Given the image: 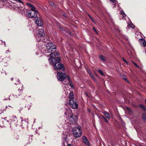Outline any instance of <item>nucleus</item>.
Here are the masks:
<instances>
[{
	"label": "nucleus",
	"instance_id": "nucleus-1",
	"mask_svg": "<svg viewBox=\"0 0 146 146\" xmlns=\"http://www.w3.org/2000/svg\"><path fill=\"white\" fill-rule=\"evenodd\" d=\"M46 48L45 49H40L42 47L39 46V49L41 52L43 53H50L49 55L50 58L48 59L50 63L53 65V66L55 70H64V68L63 64L60 63V57H56L58 56L59 53L57 51L56 52V46L53 43L50 42L46 44Z\"/></svg>",
	"mask_w": 146,
	"mask_h": 146
},
{
	"label": "nucleus",
	"instance_id": "nucleus-2",
	"mask_svg": "<svg viewBox=\"0 0 146 146\" xmlns=\"http://www.w3.org/2000/svg\"><path fill=\"white\" fill-rule=\"evenodd\" d=\"M64 114L66 116L67 121H69V123L73 124L76 122L77 120L76 116L72 113L71 110L69 108L67 109Z\"/></svg>",
	"mask_w": 146,
	"mask_h": 146
},
{
	"label": "nucleus",
	"instance_id": "nucleus-3",
	"mask_svg": "<svg viewBox=\"0 0 146 146\" xmlns=\"http://www.w3.org/2000/svg\"><path fill=\"white\" fill-rule=\"evenodd\" d=\"M36 33L35 34V37L37 42L40 41L41 40V38L44 36V31L42 27H36Z\"/></svg>",
	"mask_w": 146,
	"mask_h": 146
},
{
	"label": "nucleus",
	"instance_id": "nucleus-4",
	"mask_svg": "<svg viewBox=\"0 0 146 146\" xmlns=\"http://www.w3.org/2000/svg\"><path fill=\"white\" fill-rule=\"evenodd\" d=\"M72 132L75 138L80 137L82 133V131L79 127H74L72 130Z\"/></svg>",
	"mask_w": 146,
	"mask_h": 146
},
{
	"label": "nucleus",
	"instance_id": "nucleus-5",
	"mask_svg": "<svg viewBox=\"0 0 146 146\" xmlns=\"http://www.w3.org/2000/svg\"><path fill=\"white\" fill-rule=\"evenodd\" d=\"M57 78L60 81H63L67 77L68 81L71 82V80L70 77L69 76H67L64 73H63L61 72H58L57 74Z\"/></svg>",
	"mask_w": 146,
	"mask_h": 146
},
{
	"label": "nucleus",
	"instance_id": "nucleus-6",
	"mask_svg": "<svg viewBox=\"0 0 146 146\" xmlns=\"http://www.w3.org/2000/svg\"><path fill=\"white\" fill-rule=\"evenodd\" d=\"M27 15L29 17L35 19L37 17V13H38L37 11H28L27 12Z\"/></svg>",
	"mask_w": 146,
	"mask_h": 146
},
{
	"label": "nucleus",
	"instance_id": "nucleus-7",
	"mask_svg": "<svg viewBox=\"0 0 146 146\" xmlns=\"http://www.w3.org/2000/svg\"><path fill=\"white\" fill-rule=\"evenodd\" d=\"M10 121L11 122V123L10 124L11 126V125H15V126H17V120L15 116H14L11 118L10 119Z\"/></svg>",
	"mask_w": 146,
	"mask_h": 146
},
{
	"label": "nucleus",
	"instance_id": "nucleus-8",
	"mask_svg": "<svg viewBox=\"0 0 146 146\" xmlns=\"http://www.w3.org/2000/svg\"><path fill=\"white\" fill-rule=\"evenodd\" d=\"M69 103L71 107L73 109H76L78 108V104L76 101L74 100H69Z\"/></svg>",
	"mask_w": 146,
	"mask_h": 146
},
{
	"label": "nucleus",
	"instance_id": "nucleus-9",
	"mask_svg": "<svg viewBox=\"0 0 146 146\" xmlns=\"http://www.w3.org/2000/svg\"><path fill=\"white\" fill-rule=\"evenodd\" d=\"M113 28L115 30V31L116 32L117 34V35H119V37H121V38H124V39H126L124 37V35H122V36H121V33L120 32V31L119 29L118 26L116 25H114Z\"/></svg>",
	"mask_w": 146,
	"mask_h": 146
},
{
	"label": "nucleus",
	"instance_id": "nucleus-10",
	"mask_svg": "<svg viewBox=\"0 0 146 146\" xmlns=\"http://www.w3.org/2000/svg\"><path fill=\"white\" fill-rule=\"evenodd\" d=\"M35 19H36L35 21L36 25L39 27H41L43 25V23L40 19L38 17H36Z\"/></svg>",
	"mask_w": 146,
	"mask_h": 146
},
{
	"label": "nucleus",
	"instance_id": "nucleus-11",
	"mask_svg": "<svg viewBox=\"0 0 146 146\" xmlns=\"http://www.w3.org/2000/svg\"><path fill=\"white\" fill-rule=\"evenodd\" d=\"M139 43L141 46L143 47L146 46V41L143 39H139Z\"/></svg>",
	"mask_w": 146,
	"mask_h": 146
},
{
	"label": "nucleus",
	"instance_id": "nucleus-12",
	"mask_svg": "<svg viewBox=\"0 0 146 146\" xmlns=\"http://www.w3.org/2000/svg\"><path fill=\"white\" fill-rule=\"evenodd\" d=\"M82 139L83 142L86 145L88 146L90 145L89 141L85 136H83Z\"/></svg>",
	"mask_w": 146,
	"mask_h": 146
},
{
	"label": "nucleus",
	"instance_id": "nucleus-13",
	"mask_svg": "<svg viewBox=\"0 0 146 146\" xmlns=\"http://www.w3.org/2000/svg\"><path fill=\"white\" fill-rule=\"evenodd\" d=\"M20 118L21 119V124L22 126H23L25 125H28V124L27 121L25 120H23V118L21 117Z\"/></svg>",
	"mask_w": 146,
	"mask_h": 146
},
{
	"label": "nucleus",
	"instance_id": "nucleus-14",
	"mask_svg": "<svg viewBox=\"0 0 146 146\" xmlns=\"http://www.w3.org/2000/svg\"><path fill=\"white\" fill-rule=\"evenodd\" d=\"M74 95L72 92H70L69 94V100H74Z\"/></svg>",
	"mask_w": 146,
	"mask_h": 146
},
{
	"label": "nucleus",
	"instance_id": "nucleus-15",
	"mask_svg": "<svg viewBox=\"0 0 146 146\" xmlns=\"http://www.w3.org/2000/svg\"><path fill=\"white\" fill-rule=\"evenodd\" d=\"M103 113L105 117L108 119H110V115L106 111L103 112Z\"/></svg>",
	"mask_w": 146,
	"mask_h": 146
},
{
	"label": "nucleus",
	"instance_id": "nucleus-16",
	"mask_svg": "<svg viewBox=\"0 0 146 146\" xmlns=\"http://www.w3.org/2000/svg\"><path fill=\"white\" fill-rule=\"evenodd\" d=\"M121 15H122L123 17V19H125V17L126 16V15L124 13V11H121Z\"/></svg>",
	"mask_w": 146,
	"mask_h": 146
},
{
	"label": "nucleus",
	"instance_id": "nucleus-17",
	"mask_svg": "<svg viewBox=\"0 0 146 146\" xmlns=\"http://www.w3.org/2000/svg\"><path fill=\"white\" fill-rule=\"evenodd\" d=\"M99 57L100 59L103 61H105L106 60V58L104 57V56L103 55H100Z\"/></svg>",
	"mask_w": 146,
	"mask_h": 146
},
{
	"label": "nucleus",
	"instance_id": "nucleus-18",
	"mask_svg": "<svg viewBox=\"0 0 146 146\" xmlns=\"http://www.w3.org/2000/svg\"><path fill=\"white\" fill-rule=\"evenodd\" d=\"M15 1L18 2L19 3H21L23 5V1H21V0H15Z\"/></svg>",
	"mask_w": 146,
	"mask_h": 146
},
{
	"label": "nucleus",
	"instance_id": "nucleus-19",
	"mask_svg": "<svg viewBox=\"0 0 146 146\" xmlns=\"http://www.w3.org/2000/svg\"><path fill=\"white\" fill-rule=\"evenodd\" d=\"M143 119L145 121H146V115L145 114H143L142 117Z\"/></svg>",
	"mask_w": 146,
	"mask_h": 146
},
{
	"label": "nucleus",
	"instance_id": "nucleus-20",
	"mask_svg": "<svg viewBox=\"0 0 146 146\" xmlns=\"http://www.w3.org/2000/svg\"><path fill=\"white\" fill-rule=\"evenodd\" d=\"M88 15L90 19L92 20V21L93 22V23H95V21L94 19H93V18L90 16V15L89 14H88Z\"/></svg>",
	"mask_w": 146,
	"mask_h": 146
},
{
	"label": "nucleus",
	"instance_id": "nucleus-21",
	"mask_svg": "<svg viewBox=\"0 0 146 146\" xmlns=\"http://www.w3.org/2000/svg\"><path fill=\"white\" fill-rule=\"evenodd\" d=\"M140 106L141 108H142L145 111L146 110V108L143 105H140Z\"/></svg>",
	"mask_w": 146,
	"mask_h": 146
},
{
	"label": "nucleus",
	"instance_id": "nucleus-22",
	"mask_svg": "<svg viewBox=\"0 0 146 146\" xmlns=\"http://www.w3.org/2000/svg\"><path fill=\"white\" fill-rule=\"evenodd\" d=\"M102 119H103L105 121V122H108V120L106 119L104 116H102Z\"/></svg>",
	"mask_w": 146,
	"mask_h": 146
},
{
	"label": "nucleus",
	"instance_id": "nucleus-23",
	"mask_svg": "<svg viewBox=\"0 0 146 146\" xmlns=\"http://www.w3.org/2000/svg\"><path fill=\"white\" fill-rule=\"evenodd\" d=\"M98 72L101 75H104V74L103 72L101 70H98Z\"/></svg>",
	"mask_w": 146,
	"mask_h": 146
},
{
	"label": "nucleus",
	"instance_id": "nucleus-24",
	"mask_svg": "<svg viewBox=\"0 0 146 146\" xmlns=\"http://www.w3.org/2000/svg\"><path fill=\"white\" fill-rule=\"evenodd\" d=\"M133 63L137 68H139V67L137 64L136 63L133 62Z\"/></svg>",
	"mask_w": 146,
	"mask_h": 146
},
{
	"label": "nucleus",
	"instance_id": "nucleus-25",
	"mask_svg": "<svg viewBox=\"0 0 146 146\" xmlns=\"http://www.w3.org/2000/svg\"><path fill=\"white\" fill-rule=\"evenodd\" d=\"M35 8L33 6V7H31V11H36V10H35Z\"/></svg>",
	"mask_w": 146,
	"mask_h": 146
},
{
	"label": "nucleus",
	"instance_id": "nucleus-26",
	"mask_svg": "<svg viewBox=\"0 0 146 146\" xmlns=\"http://www.w3.org/2000/svg\"><path fill=\"white\" fill-rule=\"evenodd\" d=\"M123 76H124V77L123 78L124 80L126 82H129L128 80L125 78V76L124 75H123Z\"/></svg>",
	"mask_w": 146,
	"mask_h": 146
},
{
	"label": "nucleus",
	"instance_id": "nucleus-27",
	"mask_svg": "<svg viewBox=\"0 0 146 146\" xmlns=\"http://www.w3.org/2000/svg\"><path fill=\"white\" fill-rule=\"evenodd\" d=\"M130 27L133 29L135 28V26L134 25H133L132 23L130 25Z\"/></svg>",
	"mask_w": 146,
	"mask_h": 146
},
{
	"label": "nucleus",
	"instance_id": "nucleus-28",
	"mask_svg": "<svg viewBox=\"0 0 146 146\" xmlns=\"http://www.w3.org/2000/svg\"><path fill=\"white\" fill-rule=\"evenodd\" d=\"M20 85H21V89L20 88H19L18 89V90H20L21 91L23 90V85H22V84H20Z\"/></svg>",
	"mask_w": 146,
	"mask_h": 146
},
{
	"label": "nucleus",
	"instance_id": "nucleus-29",
	"mask_svg": "<svg viewBox=\"0 0 146 146\" xmlns=\"http://www.w3.org/2000/svg\"><path fill=\"white\" fill-rule=\"evenodd\" d=\"M27 4L29 7H31V8L33 6L32 4L29 3H27Z\"/></svg>",
	"mask_w": 146,
	"mask_h": 146
},
{
	"label": "nucleus",
	"instance_id": "nucleus-30",
	"mask_svg": "<svg viewBox=\"0 0 146 146\" xmlns=\"http://www.w3.org/2000/svg\"><path fill=\"white\" fill-rule=\"evenodd\" d=\"M50 4L52 6H53L54 5V3L52 2H50Z\"/></svg>",
	"mask_w": 146,
	"mask_h": 146
},
{
	"label": "nucleus",
	"instance_id": "nucleus-31",
	"mask_svg": "<svg viewBox=\"0 0 146 146\" xmlns=\"http://www.w3.org/2000/svg\"><path fill=\"white\" fill-rule=\"evenodd\" d=\"M87 71L88 72V73L89 74H91V72L90 70L89 69H87Z\"/></svg>",
	"mask_w": 146,
	"mask_h": 146
},
{
	"label": "nucleus",
	"instance_id": "nucleus-32",
	"mask_svg": "<svg viewBox=\"0 0 146 146\" xmlns=\"http://www.w3.org/2000/svg\"><path fill=\"white\" fill-rule=\"evenodd\" d=\"M3 58L1 56V58H0V62H1L2 60H3Z\"/></svg>",
	"mask_w": 146,
	"mask_h": 146
},
{
	"label": "nucleus",
	"instance_id": "nucleus-33",
	"mask_svg": "<svg viewBox=\"0 0 146 146\" xmlns=\"http://www.w3.org/2000/svg\"><path fill=\"white\" fill-rule=\"evenodd\" d=\"M93 29L94 30L96 33H97V32L96 31V29L94 27H93Z\"/></svg>",
	"mask_w": 146,
	"mask_h": 146
},
{
	"label": "nucleus",
	"instance_id": "nucleus-34",
	"mask_svg": "<svg viewBox=\"0 0 146 146\" xmlns=\"http://www.w3.org/2000/svg\"><path fill=\"white\" fill-rule=\"evenodd\" d=\"M122 59H123V61H124V62H125L127 64H128V63L127 62V61H126L125 60V59L123 58H122Z\"/></svg>",
	"mask_w": 146,
	"mask_h": 146
},
{
	"label": "nucleus",
	"instance_id": "nucleus-35",
	"mask_svg": "<svg viewBox=\"0 0 146 146\" xmlns=\"http://www.w3.org/2000/svg\"><path fill=\"white\" fill-rule=\"evenodd\" d=\"M113 3L115 2V0H110Z\"/></svg>",
	"mask_w": 146,
	"mask_h": 146
},
{
	"label": "nucleus",
	"instance_id": "nucleus-36",
	"mask_svg": "<svg viewBox=\"0 0 146 146\" xmlns=\"http://www.w3.org/2000/svg\"><path fill=\"white\" fill-rule=\"evenodd\" d=\"M70 85L72 87H73V85L72 83H70Z\"/></svg>",
	"mask_w": 146,
	"mask_h": 146
},
{
	"label": "nucleus",
	"instance_id": "nucleus-37",
	"mask_svg": "<svg viewBox=\"0 0 146 146\" xmlns=\"http://www.w3.org/2000/svg\"><path fill=\"white\" fill-rule=\"evenodd\" d=\"M1 41H2V42H3V43H4V45H5V46H6V43H5V41L3 42V41H2V40H1Z\"/></svg>",
	"mask_w": 146,
	"mask_h": 146
},
{
	"label": "nucleus",
	"instance_id": "nucleus-38",
	"mask_svg": "<svg viewBox=\"0 0 146 146\" xmlns=\"http://www.w3.org/2000/svg\"><path fill=\"white\" fill-rule=\"evenodd\" d=\"M63 15L64 16V17H66V15L65 14H63Z\"/></svg>",
	"mask_w": 146,
	"mask_h": 146
},
{
	"label": "nucleus",
	"instance_id": "nucleus-39",
	"mask_svg": "<svg viewBox=\"0 0 146 146\" xmlns=\"http://www.w3.org/2000/svg\"><path fill=\"white\" fill-rule=\"evenodd\" d=\"M63 28H62V27H60V29L61 31H63Z\"/></svg>",
	"mask_w": 146,
	"mask_h": 146
},
{
	"label": "nucleus",
	"instance_id": "nucleus-40",
	"mask_svg": "<svg viewBox=\"0 0 146 146\" xmlns=\"http://www.w3.org/2000/svg\"><path fill=\"white\" fill-rule=\"evenodd\" d=\"M13 96H14V97H18L17 96V95H13Z\"/></svg>",
	"mask_w": 146,
	"mask_h": 146
},
{
	"label": "nucleus",
	"instance_id": "nucleus-41",
	"mask_svg": "<svg viewBox=\"0 0 146 146\" xmlns=\"http://www.w3.org/2000/svg\"><path fill=\"white\" fill-rule=\"evenodd\" d=\"M67 146H72L70 144H69Z\"/></svg>",
	"mask_w": 146,
	"mask_h": 146
},
{
	"label": "nucleus",
	"instance_id": "nucleus-42",
	"mask_svg": "<svg viewBox=\"0 0 146 146\" xmlns=\"http://www.w3.org/2000/svg\"><path fill=\"white\" fill-rule=\"evenodd\" d=\"M17 81L19 83H20V80L19 79H18V80ZM19 84H20V83H19Z\"/></svg>",
	"mask_w": 146,
	"mask_h": 146
},
{
	"label": "nucleus",
	"instance_id": "nucleus-43",
	"mask_svg": "<svg viewBox=\"0 0 146 146\" xmlns=\"http://www.w3.org/2000/svg\"><path fill=\"white\" fill-rule=\"evenodd\" d=\"M90 74V76H92V74L91 73L90 74Z\"/></svg>",
	"mask_w": 146,
	"mask_h": 146
},
{
	"label": "nucleus",
	"instance_id": "nucleus-44",
	"mask_svg": "<svg viewBox=\"0 0 146 146\" xmlns=\"http://www.w3.org/2000/svg\"><path fill=\"white\" fill-rule=\"evenodd\" d=\"M9 52V50H7L6 51V53H7V52Z\"/></svg>",
	"mask_w": 146,
	"mask_h": 146
},
{
	"label": "nucleus",
	"instance_id": "nucleus-45",
	"mask_svg": "<svg viewBox=\"0 0 146 146\" xmlns=\"http://www.w3.org/2000/svg\"><path fill=\"white\" fill-rule=\"evenodd\" d=\"M3 113V111H1V112L0 113V114H1V113Z\"/></svg>",
	"mask_w": 146,
	"mask_h": 146
},
{
	"label": "nucleus",
	"instance_id": "nucleus-46",
	"mask_svg": "<svg viewBox=\"0 0 146 146\" xmlns=\"http://www.w3.org/2000/svg\"><path fill=\"white\" fill-rule=\"evenodd\" d=\"M6 118H7L6 117H5L4 118H2V117H1V118L3 119H5Z\"/></svg>",
	"mask_w": 146,
	"mask_h": 146
},
{
	"label": "nucleus",
	"instance_id": "nucleus-47",
	"mask_svg": "<svg viewBox=\"0 0 146 146\" xmlns=\"http://www.w3.org/2000/svg\"><path fill=\"white\" fill-rule=\"evenodd\" d=\"M7 99L6 98H5V99L4 100H7Z\"/></svg>",
	"mask_w": 146,
	"mask_h": 146
},
{
	"label": "nucleus",
	"instance_id": "nucleus-48",
	"mask_svg": "<svg viewBox=\"0 0 146 146\" xmlns=\"http://www.w3.org/2000/svg\"><path fill=\"white\" fill-rule=\"evenodd\" d=\"M145 102L146 103V98L145 100Z\"/></svg>",
	"mask_w": 146,
	"mask_h": 146
},
{
	"label": "nucleus",
	"instance_id": "nucleus-49",
	"mask_svg": "<svg viewBox=\"0 0 146 146\" xmlns=\"http://www.w3.org/2000/svg\"><path fill=\"white\" fill-rule=\"evenodd\" d=\"M9 100H10V99L9 98H8Z\"/></svg>",
	"mask_w": 146,
	"mask_h": 146
},
{
	"label": "nucleus",
	"instance_id": "nucleus-50",
	"mask_svg": "<svg viewBox=\"0 0 146 146\" xmlns=\"http://www.w3.org/2000/svg\"><path fill=\"white\" fill-rule=\"evenodd\" d=\"M30 107H29V108H28V109L29 110L30 109Z\"/></svg>",
	"mask_w": 146,
	"mask_h": 146
},
{
	"label": "nucleus",
	"instance_id": "nucleus-51",
	"mask_svg": "<svg viewBox=\"0 0 146 146\" xmlns=\"http://www.w3.org/2000/svg\"><path fill=\"white\" fill-rule=\"evenodd\" d=\"M85 94L87 96H88V95H87L86 94V93H85Z\"/></svg>",
	"mask_w": 146,
	"mask_h": 146
},
{
	"label": "nucleus",
	"instance_id": "nucleus-52",
	"mask_svg": "<svg viewBox=\"0 0 146 146\" xmlns=\"http://www.w3.org/2000/svg\"><path fill=\"white\" fill-rule=\"evenodd\" d=\"M13 79V78H11V80H12Z\"/></svg>",
	"mask_w": 146,
	"mask_h": 146
},
{
	"label": "nucleus",
	"instance_id": "nucleus-53",
	"mask_svg": "<svg viewBox=\"0 0 146 146\" xmlns=\"http://www.w3.org/2000/svg\"><path fill=\"white\" fill-rule=\"evenodd\" d=\"M139 146H142V145H139Z\"/></svg>",
	"mask_w": 146,
	"mask_h": 146
},
{
	"label": "nucleus",
	"instance_id": "nucleus-54",
	"mask_svg": "<svg viewBox=\"0 0 146 146\" xmlns=\"http://www.w3.org/2000/svg\"><path fill=\"white\" fill-rule=\"evenodd\" d=\"M88 110L89 111V112H90V110Z\"/></svg>",
	"mask_w": 146,
	"mask_h": 146
},
{
	"label": "nucleus",
	"instance_id": "nucleus-55",
	"mask_svg": "<svg viewBox=\"0 0 146 146\" xmlns=\"http://www.w3.org/2000/svg\"><path fill=\"white\" fill-rule=\"evenodd\" d=\"M134 146H137V145H134Z\"/></svg>",
	"mask_w": 146,
	"mask_h": 146
},
{
	"label": "nucleus",
	"instance_id": "nucleus-56",
	"mask_svg": "<svg viewBox=\"0 0 146 146\" xmlns=\"http://www.w3.org/2000/svg\"><path fill=\"white\" fill-rule=\"evenodd\" d=\"M15 84L16 85H17V84H16V83H15Z\"/></svg>",
	"mask_w": 146,
	"mask_h": 146
},
{
	"label": "nucleus",
	"instance_id": "nucleus-57",
	"mask_svg": "<svg viewBox=\"0 0 146 146\" xmlns=\"http://www.w3.org/2000/svg\"><path fill=\"white\" fill-rule=\"evenodd\" d=\"M36 54V55H38V54Z\"/></svg>",
	"mask_w": 146,
	"mask_h": 146
}]
</instances>
